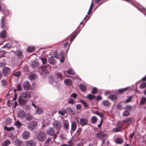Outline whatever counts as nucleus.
<instances>
[{
	"label": "nucleus",
	"instance_id": "3",
	"mask_svg": "<svg viewBox=\"0 0 146 146\" xmlns=\"http://www.w3.org/2000/svg\"><path fill=\"white\" fill-rule=\"evenodd\" d=\"M53 125L54 128L57 130V131L56 132L57 133H58L59 130L62 127V124L61 123L58 121H55L53 123Z\"/></svg>",
	"mask_w": 146,
	"mask_h": 146
},
{
	"label": "nucleus",
	"instance_id": "64",
	"mask_svg": "<svg viewBox=\"0 0 146 146\" xmlns=\"http://www.w3.org/2000/svg\"><path fill=\"white\" fill-rule=\"evenodd\" d=\"M117 108L120 109L121 108V105L120 104H118L117 106Z\"/></svg>",
	"mask_w": 146,
	"mask_h": 146
},
{
	"label": "nucleus",
	"instance_id": "51",
	"mask_svg": "<svg viewBox=\"0 0 146 146\" xmlns=\"http://www.w3.org/2000/svg\"><path fill=\"white\" fill-rule=\"evenodd\" d=\"M15 124L16 125L18 126H21V123L18 120L15 122Z\"/></svg>",
	"mask_w": 146,
	"mask_h": 146
},
{
	"label": "nucleus",
	"instance_id": "53",
	"mask_svg": "<svg viewBox=\"0 0 146 146\" xmlns=\"http://www.w3.org/2000/svg\"><path fill=\"white\" fill-rule=\"evenodd\" d=\"M82 108V106L80 104L77 105L76 106V108L77 110H80Z\"/></svg>",
	"mask_w": 146,
	"mask_h": 146
},
{
	"label": "nucleus",
	"instance_id": "19",
	"mask_svg": "<svg viewBox=\"0 0 146 146\" xmlns=\"http://www.w3.org/2000/svg\"><path fill=\"white\" fill-rule=\"evenodd\" d=\"M64 82L67 86H69L71 85L72 83V80L70 79H66L65 80Z\"/></svg>",
	"mask_w": 146,
	"mask_h": 146
},
{
	"label": "nucleus",
	"instance_id": "34",
	"mask_svg": "<svg viewBox=\"0 0 146 146\" xmlns=\"http://www.w3.org/2000/svg\"><path fill=\"white\" fill-rule=\"evenodd\" d=\"M12 122V120L11 119L9 118L6 119L5 123L7 125H9L11 124Z\"/></svg>",
	"mask_w": 146,
	"mask_h": 146
},
{
	"label": "nucleus",
	"instance_id": "46",
	"mask_svg": "<svg viewBox=\"0 0 146 146\" xmlns=\"http://www.w3.org/2000/svg\"><path fill=\"white\" fill-rule=\"evenodd\" d=\"M97 89L94 88H93L91 93L92 94H94L97 92Z\"/></svg>",
	"mask_w": 146,
	"mask_h": 146
},
{
	"label": "nucleus",
	"instance_id": "17",
	"mask_svg": "<svg viewBox=\"0 0 146 146\" xmlns=\"http://www.w3.org/2000/svg\"><path fill=\"white\" fill-rule=\"evenodd\" d=\"M23 98V97H21V96L19 98V102L21 105L24 104L26 102V100L24 99Z\"/></svg>",
	"mask_w": 146,
	"mask_h": 146
},
{
	"label": "nucleus",
	"instance_id": "1",
	"mask_svg": "<svg viewBox=\"0 0 146 146\" xmlns=\"http://www.w3.org/2000/svg\"><path fill=\"white\" fill-rule=\"evenodd\" d=\"M37 137L39 141L43 142L45 140L46 138V133L44 132L40 131L38 133Z\"/></svg>",
	"mask_w": 146,
	"mask_h": 146
},
{
	"label": "nucleus",
	"instance_id": "48",
	"mask_svg": "<svg viewBox=\"0 0 146 146\" xmlns=\"http://www.w3.org/2000/svg\"><path fill=\"white\" fill-rule=\"evenodd\" d=\"M17 90L18 91H19L22 90V88L20 84H18L17 86Z\"/></svg>",
	"mask_w": 146,
	"mask_h": 146
},
{
	"label": "nucleus",
	"instance_id": "37",
	"mask_svg": "<svg viewBox=\"0 0 146 146\" xmlns=\"http://www.w3.org/2000/svg\"><path fill=\"white\" fill-rule=\"evenodd\" d=\"M132 118H128L126 120H125L123 121V122L125 123H130L132 122Z\"/></svg>",
	"mask_w": 146,
	"mask_h": 146
},
{
	"label": "nucleus",
	"instance_id": "61",
	"mask_svg": "<svg viewBox=\"0 0 146 146\" xmlns=\"http://www.w3.org/2000/svg\"><path fill=\"white\" fill-rule=\"evenodd\" d=\"M6 47L8 49V48H10L11 47V45L10 44H6Z\"/></svg>",
	"mask_w": 146,
	"mask_h": 146
},
{
	"label": "nucleus",
	"instance_id": "32",
	"mask_svg": "<svg viewBox=\"0 0 146 146\" xmlns=\"http://www.w3.org/2000/svg\"><path fill=\"white\" fill-rule=\"evenodd\" d=\"M5 17L3 16L2 17L1 19V27L2 28H3L4 27V20H5Z\"/></svg>",
	"mask_w": 146,
	"mask_h": 146
},
{
	"label": "nucleus",
	"instance_id": "6",
	"mask_svg": "<svg viewBox=\"0 0 146 146\" xmlns=\"http://www.w3.org/2000/svg\"><path fill=\"white\" fill-rule=\"evenodd\" d=\"M25 112L22 109L19 110L17 113L18 117L21 118H23L25 117Z\"/></svg>",
	"mask_w": 146,
	"mask_h": 146
},
{
	"label": "nucleus",
	"instance_id": "38",
	"mask_svg": "<svg viewBox=\"0 0 146 146\" xmlns=\"http://www.w3.org/2000/svg\"><path fill=\"white\" fill-rule=\"evenodd\" d=\"M128 88L120 89L118 90V92L120 93H121L123 92L126 91L127 90Z\"/></svg>",
	"mask_w": 146,
	"mask_h": 146
},
{
	"label": "nucleus",
	"instance_id": "47",
	"mask_svg": "<svg viewBox=\"0 0 146 146\" xmlns=\"http://www.w3.org/2000/svg\"><path fill=\"white\" fill-rule=\"evenodd\" d=\"M94 113L95 114H96L100 116V117H102V114L100 112L96 111Z\"/></svg>",
	"mask_w": 146,
	"mask_h": 146
},
{
	"label": "nucleus",
	"instance_id": "33",
	"mask_svg": "<svg viewBox=\"0 0 146 146\" xmlns=\"http://www.w3.org/2000/svg\"><path fill=\"white\" fill-rule=\"evenodd\" d=\"M21 72L20 71L14 72L13 75L17 77H19L20 76Z\"/></svg>",
	"mask_w": 146,
	"mask_h": 146
},
{
	"label": "nucleus",
	"instance_id": "27",
	"mask_svg": "<svg viewBox=\"0 0 146 146\" xmlns=\"http://www.w3.org/2000/svg\"><path fill=\"white\" fill-rule=\"evenodd\" d=\"M103 104L105 106H109L110 105V103L107 100H104L103 102Z\"/></svg>",
	"mask_w": 146,
	"mask_h": 146
},
{
	"label": "nucleus",
	"instance_id": "2",
	"mask_svg": "<svg viewBox=\"0 0 146 146\" xmlns=\"http://www.w3.org/2000/svg\"><path fill=\"white\" fill-rule=\"evenodd\" d=\"M37 123L35 121H32L29 123L27 127L30 131H32L35 129L37 126Z\"/></svg>",
	"mask_w": 146,
	"mask_h": 146
},
{
	"label": "nucleus",
	"instance_id": "45",
	"mask_svg": "<svg viewBox=\"0 0 146 146\" xmlns=\"http://www.w3.org/2000/svg\"><path fill=\"white\" fill-rule=\"evenodd\" d=\"M131 108L132 107L129 106H127L125 108V109L126 110H127L128 111L131 110Z\"/></svg>",
	"mask_w": 146,
	"mask_h": 146
},
{
	"label": "nucleus",
	"instance_id": "40",
	"mask_svg": "<svg viewBox=\"0 0 146 146\" xmlns=\"http://www.w3.org/2000/svg\"><path fill=\"white\" fill-rule=\"evenodd\" d=\"M91 120L92 123H95L97 120V118L95 116H93L91 118Z\"/></svg>",
	"mask_w": 146,
	"mask_h": 146
},
{
	"label": "nucleus",
	"instance_id": "31",
	"mask_svg": "<svg viewBox=\"0 0 146 146\" xmlns=\"http://www.w3.org/2000/svg\"><path fill=\"white\" fill-rule=\"evenodd\" d=\"M1 84L2 86L5 87L7 86V83L6 80L5 79H2L1 81Z\"/></svg>",
	"mask_w": 146,
	"mask_h": 146
},
{
	"label": "nucleus",
	"instance_id": "4",
	"mask_svg": "<svg viewBox=\"0 0 146 146\" xmlns=\"http://www.w3.org/2000/svg\"><path fill=\"white\" fill-rule=\"evenodd\" d=\"M54 130L51 127L48 128L46 130V133L48 135H53V138L55 139L56 137V134H54Z\"/></svg>",
	"mask_w": 146,
	"mask_h": 146
},
{
	"label": "nucleus",
	"instance_id": "18",
	"mask_svg": "<svg viewBox=\"0 0 146 146\" xmlns=\"http://www.w3.org/2000/svg\"><path fill=\"white\" fill-rule=\"evenodd\" d=\"M35 46H30L28 47L27 50L29 52H32L35 51Z\"/></svg>",
	"mask_w": 146,
	"mask_h": 146
},
{
	"label": "nucleus",
	"instance_id": "56",
	"mask_svg": "<svg viewBox=\"0 0 146 146\" xmlns=\"http://www.w3.org/2000/svg\"><path fill=\"white\" fill-rule=\"evenodd\" d=\"M58 113L61 115H64L65 114V113H64L62 111L60 110H58Z\"/></svg>",
	"mask_w": 146,
	"mask_h": 146
},
{
	"label": "nucleus",
	"instance_id": "7",
	"mask_svg": "<svg viewBox=\"0 0 146 146\" xmlns=\"http://www.w3.org/2000/svg\"><path fill=\"white\" fill-rule=\"evenodd\" d=\"M22 136L23 139H27L30 137V133L28 131H24L22 134Z\"/></svg>",
	"mask_w": 146,
	"mask_h": 146
},
{
	"label": "nucleus",
	"instance_id": "57",
	"mask_svg": "<svg viewBox=\"0 0 146 146\" xmlns=\"http://www.w3.org/2000/svg\"><path fill=\"white\" fill-rule=\"evenodd\" d=\"M74 100L73 99H71L68 101V103L69 104H73L74 103Z\"/></svg>",
	"mask_w": 146,
	"mask_h": 146
},
{
	"label": "nucleus",
	"instance_id": "54",
	"mask_svg": "<svg viewBox=\"0 0 146 146\" xmlns=\"http://www.w3.org/2000/svg\"><path fill=\"white\" fill-rule=\"evenodd\" d=\"M82 129L80 127H79L78 128V130L77 131V133L79 135L80 134V132L82 131Z\"/></svg>",
	"mask_w": 146,
	"mask_h": 146
},
{
	"label": "nucleus",
	"instance_id": "15",
	"mask_svg": "<svg viewBox=\"0 0 146 146\" xmlns=\"http://www.w3.org/2000/svg\"><path fill=\"white\" fill-rule=\"evenodd\" d=\"M48 61L49 63L52 65H54L56 63L55 59L51 57L48 58Z\"/></svg>",
	"mask_w": 146,
	"mask_h": 146
},
{
	"label": "nucleus",
	"instance_id": "58",
	"mask_svg": "<svg viewBox=\"0 0 146 146\" xmlns=\"http://www.w3.org/2000/svg\"><path fill=\"white\" fill-rule=\"evenodd\" d=\"M134 132H133L132 133L130 134L129 137L130 138L132 139L134 135Z\"/></svg>",
	"mask_w": 146,
	"mask_h": 146
},
{
	"label": "nucleus",
	"instance_id": "44",
	"mask_svg": "<svg viewBox=\"0 0 146 146\" xmlns=\"http://www.w3.org/2000/svg\"><path fill=\"white\" fill-rule=\"evenodd\" d=\"M146 87V83H143L141 84L140 86V88H141L143 89Z\"/></svg>",
	"mask_w": 146,
	"mask_h": 146
},
{
	"label": "nucleus",
	"instance_id": "35",
	"mask_svg": "<svg viewBox=\"0 0 146 146\" xmlns=\"http://www.w3.org/2000/svg\"><path fill=\"white\" fill-rule=\"evenodd\" d=\"M109 98L112 100H114L116 99V96L114 95H111L109 96Z\"/></svg>",
	"mask_w": 146,
	"mask_h": 146
},
{
	"label": "nucleus",
	"instance_id": "49",
	"mask_svg": "<svg viewBox=\"0 0 146 146\" xmlns=\"http://www.w3.org/2000/svg\"><path fill=\"white\" fill-rule=\"evenodd\" d=\"M133 97V96H130L129 97H128V98L127 100L125 102L126 103H128L131 102V99Z\"/></svg>",
	"mask_w": 146,
	"mask_h": 146
},
{
	"label": "nucleus",
	"instance_id": "43",
	"mask_svg": "<svg viewBox=\"0 0 146 146\" xmlns=\"http://www.w3.org/2000/svg\"><path fill=\"white\" fill-rule=\"evenodd\" d=\"M36 112L38 114L41 113L42 112V110L41 109H39L38 107H37V109L36 110Z\"/></svg>",
	"mask_w": 146,
	"mask_h": 146
},
{
	"label": "nucleus",
	"instance_id": "52",
	"mask_svg": "<svg viewBox=\"0 0 146 146\" xmlns=\"http://www.w3.org/2000/svg\"><path fill=\"white\" fill-rule=\"evenodd\" d=\"M66 111L70 113L73 112L72 109L71 108H68L66 109Z\"/></svg>",
	"mask_w": 146,
	"mask_h": 146
},
{
	"label": "nucleus",
	"instance_id": "9",
	"mask_svg": "<svg viewBox=\"0 0 146 146\" xmlns=\"http://www.w3.org/2000/svg\"><path fill=\"white\" fill-rule=\"evenodd\" d=\"M23 88L25 90H28L31 87L29 82L28 81L25 82L23 84Z\"/></svg>",
	"mask_w": 146,
	"mask_h": 146
},
{
	"label": "nucleus",
	"instance_id": "30",
	"mask_svg": "<svg viewBox=\"0 0 146 146\" xmlns=\"http://www.w3.org/2000/svg\"><path fill=\"white\" fill-rule=\"evenodd\" d=\"M4 129L8 131H11L12 130L14 129V128L13 127H8L6 126L4 127Z\"/></svg>",
	"mask_w": 146,
	"mask_h": 146
},
{
	"label": "nucleus",
	"instance_id": "26",
	"mask_svg": "<svg viewBox=\"0 0 146 146\" xmlns=\"http://www.w3.org/2000/svg\"><path fill=\"white\" fill-rule=\"evenodd\" d=\"M80 88L81 90L83 92H85L86 90V87L84 85L80 84Z\"/></svg>",
	"mask_w": 146,
	"mask_h": 146
},
{
	"label": "nucleus",
	"instance_id": "25",
	"mask_svg": "<svg viewBox=\"0 0 146 146\" xmlns=\"http://www.w3.org/2000/svg\"><path fill=\"white\" fill-rule=\"evenodd\" d=\"M146 102V98L144 97H142L141 98L140 104L143 105L145 104Z\"/></svg>",
	"mask_w": 146,
	"mask_h": 146
},
{
	"label": "nucleus",
	"instance_id": "62",
	"mask_svg": "<svg viewBox=\"0 0 146 146\" xmlns=\"http://www.w3.org/2000/svg\"><path fill=\"white\" fill-rule=\"evenodd\" d=\"M64 56L63 55H62V56L61 59H60V61L61 62H64Z\"/></svg>",
	"mask_w": 146,
	"mask_h": 146
},
{
	"label": "nucleus",
	"instance_id": "41",
	"mask_svg": "<svg viewBox=\"0 0 146 146\" xmlns=\"http://www.w3.org/2000/svg\"><path fill=\"white\" fill-rule=\"evenodd\" d=\"M40 59L42 61L43 64H46L47 63V59L46 58H40Z\"/></svg>",
	"mask_w": 146,
	"mask_h": 146
},
{
	"label": "nucleus",
	"instance_id": "14",
	"mask_svg": "<svg viewBox=\"0 0 146 146\" xmlns=\"http://www.w3.org/2000/svg\"><path fill=\"white\" fill-rule=\"evenodd\" d=\"M63 128L65 130L68 129L69 127V122L67 121H64L63 122Z\"/></svg>",
	"mask_w": 146,
	"mask_h": 146
},
{
	"label": "nucleus",
	"instance_id": "21",
	"mask_svg": "<svg viewBox=\"0 0 146 146\" xmlns=\"http://www.w3.org/2000/svg\"><path fill=\"white\" fill-rule=\"evenodd\" d=\"M28 78L30 80H34L36 78L35 75L32 73L29 74L28 76Z\"/></svg>",
	"mask_w": 146,
	"mask_h": 146
},
{
	"label": "nucleus",
	"instance_id": "12",
	"mask_svg": "<svg viewBox=\"0 0 146 146\" xmlns=\"http://www.w3.org/2000/svg\"><path fill=\"white\" fill-rule=\"evenodd\" d=\"M87 122V120L86 119L82 118L80 119V123L82 126L86 125Z\"/></svg>",
	"mask_w": 146,
	"mask_h": 146
},
{
	"label": "nucleus",
	"instance_id": "11",
	"mask_svg": "<svg viewBox=\"0 0 146 146\" xmlns=\"http://www.w3.org/2000/svg\"><path fill=\"white\" fill-rule=\"evenodd\" d=\"M25 119L26 120L30 121L34 119V117L30 113H27L25 115Z\"/></svg>",
	"mask_w": 146,
	"mask_h": 146
},
{
	"label": "nucleus",
	"instance_id": "24",
	"mask_svg": "<svg viewBox=\"0 0 146 146\" xmlns=\"http://www.w3.org/2000/svg\"><path fill=\"white\" fill-rule=\"evenodd\" d=\"M11 141L9 140H7L5 141L2 144V146H7L10 143Z\"/></svg>",
	"mask_w": 146,
	"mask_h": 146
},
{
	"label": "nucleus",
	"instance_id": "23",
	"mask_svg": "<svg viewBox=\"0 0 146 146\" xmlns=\"http://www.w3.org/2000/svg\"><path fill=\"white\" fill-rule=\"evenodd\" d=\"M123 140L121 138H118L116 139L115 142L117 144H120L123 142Z\"/></svg>",
	"mask_w": 146,
	"mask_h": 146
},
{
	"label": "nucleus",
	"instance_id": "36",
	"mask_svg": "<svg viewBox=\"0 0 146 146\" xmlns=\"http://www.w3.org/2000/svg\"><path fill=\"white\" fill-rule=\"evenodd\" d=\"M87 98L90 100H92L94 98H96V96L92 95L90 94H88L87 96Z\"/></svg>",
	"mask_w": 146,
	"mask_h": 146
},
{
	"label": "nucleus",
	"instance_id": "10",
	"mask_svg": "<svg viewBox=\"0 0 146 146\" xmlns=\"http://www.w3.org/2000/svg\"><path fill=\"white\" fill-rule=\"evenodd\" d=\"M26 146H36V143L32 140L26 141Z\"/></svg>",
	"mask_w": 146,
	"mask_h": 146
},
{
	"label": "nucleus",
	"instance_id": "39",
	"mask_svg": "<svg viewBox=\"0 0 146 146\" xmlns=\"http://www.w3.org/2000/svg\"><path fill=\"white\" fill-rule=\"evenodd\" d=\"M129 114V112L127 110H125L123 113V115L125 117L127 116Z\"/></svg>",
	"mask_w": 146,
	"mask_h": 146
},
{
	"label": "nucleus",
	"instance_id": "42",
	"mask_svg": "<svg viewBox=\"0 0 146 146\" xmlns=\"http://www.w3.org/2000/svg\"><path fill=\"white\" fill-rule=\"evenodd\" d=\"M67 72L69 74L71 75H74L75 74L74 72L71 69H69L67 71Z\"/></svg>",
	"mask_w": 146,
	"mask_h": 146
},
{
	"label": "nucleus",
	"instance_id": "59",
	"mask_svg": "<svg viewBox=\"0 0 146 146\" xmlns=\"http://www.w3.org/2000/svg\"><path fill=\"white\" fill-rule=\"evenodd\" d=\"M71 96L74 98H75L77 96V94H76L74 93L71 95Z\"/></svg>",
	"mask_w": 146,
	"mask_h": 146
},
{
	"label": "nucleus",
	"instance_id": "55",
	"mask_svg": "<svg viewBox=\"0 0 146 146\" xmlns=\"http://www.w3.org/2000/svg\"><path fill=\"white\" fill-rule=\"evenodd\" d=\"M7 104L9 106H11L12 105V102L10 100H8L7 102Z\"/></svg>",
	"mask_w": 146,
	"mask_h": 146
},
{
	"label": "nucleus",
	"instance_id": "20",
	"mask_svg": "<svg viewBox=\"0 0 146 146\" xmlns=\"http://www.w3.org/2000/svg\"><path fill=\"white\" fill-rule=\"evenodd\" d=\"M56 75L57 78L62 81L63 79L62 75L59 72H57L56 74Z\"/></svg>",
	"mask_w": 146,
	"mask_h": 146
},
{
	"label": "nucleus",
	"instance_id": "16",
	"mask_svg": "<svg viewBox=\"0 0 146 146\" xmlns=\"http://www.w3.org/2000/svg\"><path fill=\"white\" fill-rule=\"evenodd\" d=\"M16 54L17 57L21 59L23 56V52L21 51H17L16 52Z\"/></svg>",
	"mask_w": 146,
	"mask_h": 146
},
{
	"label": "nucleus",
	"instance_id": "5",
	"mask_svg": "<svg viewBox=\"0 0 146 146\" xmlns=\"http://www.w3.org/2000/svg\"><path fill=\"white\" fill-rule=\"evenodd\" d=\"M11 70V69L9 67H4L2 70V73L4 76L6 77L9 75L10 73Z\"/></svg>",
	"mask_w": 146,
	"mask_h": 146
},
{
	"label": "nucleus",
	"instance_id": "60",
	"mask_svg": "<svg viewBox=\"0 0 146 146\" xmlns=\"http://www.w3.org/2000/svg\"><path fill=\"white\" fill-rule=\"evenodd\" d=\"M51 141V139L50 138H48L47 139V140L45 142V143H48Z\"/></svg>",
	"mask_w": 146,
	"mask_h": 146
},
{
	"label": "nucleus",
	"instance_id": "63",
	"mask_svg": "<svg viewBox=\"0 0 146 146\" xmlns=\"http://www.w3.org/2000/svg\"><path fill=\"white\" fill-rule=\"evenodd\" d=\"M102 100V97L100 96H98L97 97V100Z\"/></svg>",
	"mask_w": 146,
	"mask_h": 146
},
{
	"label": "nucleus",
	"instance_id": "13",
	"mask_svg": "<svg viewBox=\"0 0 146 146\" xmlns=\"http://www.w3.org/2000/svg\"><path fill=\"white\" fill-rule=\"evenodd\" d=\"M50 66L49 64L43 66L42 67V70L43 72L46 73L48 72V69L50 68Z\"/></svg>",
	"mask_w": 146,
	"mask_h": 146
},
{
	"label": "nucleus",
	"instance_id": "29",
	"mask_svg": "<svg viewBox=\"0 0 146 146\" xmlns=\"http://www.w3.org/2000/svg\"><path fill=\"white\" fill-rule=\"evenodd\" d=\"M0 35L3 38H4L6 36V31H2L0 34Z\"/></svg>",
	"mask_w": 146,
	"mask_h": 146
},
{
	"label": "nucleus",
	"instance_id": "28",
	"mask_svg": "<svg viewBox=\"0 0 146 146\" xmlns=\"http://www.w3.org/2000/svg\"><path fill=\"white\" fill-rule=\"evenodd\" d=\"M117 127L113 129V131L115 132H120L121 130V128L120 127H118L117 125Z\"/></svg>",
	"mask_w": 146,
	"mask_h": 146
},
{
	"label": "nucleus",
	"instance_id": "8",
	"mask_svg": "<svg viewBox=\"0 0 146 146\" xmlns=\"http://www.w3.org/2000/svg\"><path fill=\"white\" fill-rule=\"evenodd\" d=\"M21 96L24 98H29L31 97V94L30 92L26 91L22 93Z\"/></svg>",
	"mask_w": 146,
	"mask_h": 146
},
{
	"label": "nucleus",
	"instance_id": "50",
	"mask_svg": "<svg viewBox=\"0 0 146 146\" xmlns=\"http://www.w3.org/2000/svg\"><path fill=\"white\" fill-rule=\"evenodd\" d=\"M80 101L81 102V103H82V104H83L84 105V106L85 108H86L88 106V105L86 104V102H84V101H83L82 100H81Z\"/></svg>",
	"mask_w": 146,
	"mask_h": 146
},
{
	"label": "nucleus",
	"instance_id": "22",
	"mask_svg": "<svg viewBox=\"0 0 146 146\" xmlns=\"http://www.w3.org/2000/svg\"><path fill=\"white\" fill-rule=\"evenodd\" d=\"M77 125L75 122H73L71 124V129L73 131L75 130L76 128Z\"/></svg>",
	"mask_w": 146,
	"mask_h": 146
}]
</instances>
